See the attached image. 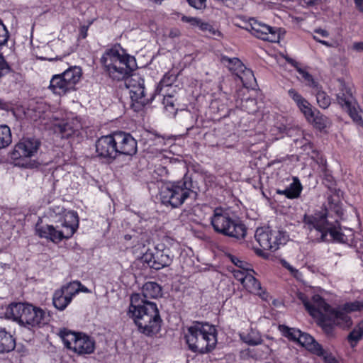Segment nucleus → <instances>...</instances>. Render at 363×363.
Wrapping results in <instances>:
<instances>
[{"label": "nucleus", "mask_w": 363, "mask_h": 363, "mask_svg": "<svg viewBox=\"0 0 363 363\" xmlns=\"http://www.w3.org/2000/svg\"><path fill=\"white\" fill-rule=\"evenodd\" d=\"M100 62L104 71L112 79L120 81L126 79L125 85L129 89L131 106L135 111H140L154 100L155 93L150 96H146L143 78L138 75L128 77L137 68L136 60L119 43L106 48Z\"/></svg>", "instance_id": "f257e3e1"}, {"label": "nucleus", "mask_w": 363, "mask_h": 363, "mask_svg": "<svg viewBox=\"0 0 363 363\" xmlns=\"http://www.w3.org/2000/svg\"><path fill=\"white\" fill-rule=\"evenodd\" d=\"M337 218H332L330 213L321 214L305 215L303 218L304 228L308 231V236L314 242H337L349 243L354 238L351 229H345L340 227L338 219L342 217L341 210H337Z\"/></svg>", "instance_id": "f03ea898"}, {"label": "nucleus", "mask_w": 363, "mask_h": 363, "mask_svg": "<svg viewBox=\"0 0 363 363\" xmlns=\"http://www.w3.org/2000/svg\"><path fill=\"white\" fill-rule=\"evenodd\" d=\"M296 296L309 314L320 320V325L328 335L333 334V331L330 330L333 325L350 327L352 324L350 316L342 308V306L333 308L318 294L313 295L309 299L304 293L298 291Z\"/></svg>", "instance_id": "7ed1b4c3"}, {"label": "nucleus", "mask_w": 363, "mask_h": 363, "mask_svg": "<svg viewBox=\"0 0 363 363\" xmlns=\"http://www.w3.org/2000/svg\"><path fill=\"white\" fill-rule=\"evenodd\" d=\"M48 216L51 219L60 223L61 229L57 225L43 224L39 219L35 225V234L40 238H45L54 243H59L63 240L72 237L79 227V216L74 211H67L62 206L50 207Z\"/></svg>", "instance_id": "20e7f679"}, {"label": "nucleus", "mask_w": 363, "mask_h": 363, "mask_svg": "<svg viewBox=\"0 0 363 363\" xmlns=\"http://www.w3.org/2000/svg\"><path fill=\"white\" fill-rule=\"evenodd\" d=\"M128 315L147 336H153L160 330L162 319L157 304L143 299L139 294L131 296Z\"/></svg>", "instance_id": "39448f33"}, {"label": "nucleus", "mask_w": 363, "mask_h": 363, "mask_svg": "<svg viewBox=\"0 0 363 363\" xmlns=\"http://www.w3.org/2000/svg\"><path fill=\"white\" fill-rule=\"evenodd\" d=\"M184 339L189 349L194 352L207 353L217 344V330L207 322L195 321L186 327Z\"/></svg>", "instance_id": "423d86ee"}, {"label": "nucleus", "mask_w": 363, "mask_h": 363, "mask_svg": "<svg viewBox=\"0 0 363 363\" xmlns=\"http://www.w3.org/2000/svg\"><path fill=\"white\" fill-rule=\"evenodd\" d=\"M6 315L28 328H40L45 323V312L29 303H11L6 308Z\"/></svg>", "instance_id": "0eeeda50"}, {"label": "nucleus", "mask_w": 363, "mask_h": 363, "mask_svg": "<svg viewBox=\"0 0 363 363\" xmlns=\"http://www.w3.org/2000/svg\"><path fill=\"white\" fill-rule=\"evenodd\" d=\"M210 222L214 231L219 234L236 240H242L246 236V226L240 220L233 218L223 208L213 210Z\"/></svg>", "instance_id": "6e6552de"}, {"label": "nucleus", "mask_w": 363, "mask_h": 363, "mask_svg": "<svg viewBox=\"0 0 363 363\" xmlns=\"http://www.w3.org/2000/svg\"><path fill=\"white\" fill-rule=\"evenodd\" d=\"M194 191L191 182L178 181L166 182L160 188V199L166 206L178 208L190 196Z\"/></svg>", "instance_id": "1a4fd4ad"}, {"label": "nucleus", "mask_w": 363, "mask_h": 363, "mask_svg": "<svg viewBox=\"0 0 363 363\" xmlns=\"http://www.w3.org/2000/svg\"><path fill=\"white\" fill-rule=\"evenodd\" d=\"M255 238L262 249L256 248L255 252L259 256L267 257L266 250L272 252L285 245L289 240V235L281 230H272L269 227L258 228L255 233Z\"/></svg>", "instance_id": "9d476101"}, {"label": "nucleus", "mask_w": 363, "mask_h": 363, "mask_svg": "<svg viewBox=\"0 0 363 363\" xmlns=\"http://www.w3.org/2000/svg\"><path fill=\"white\" fill-rule=\"evenodd\" d=\"M58 335L65 347L79 355L90 354L95 350V340L86 333L62 328Z\"/></svg>", "instance_id": "9b49d317"}, {"label": "nucleus", "mask_w": 363, "mask_h": 363, "mask_svg": "<svg viewBox=\"0 0 363 363\" xmlns=\"http://www.w3.org/2000/svg\"><path fill=\"white\" fill-rule=\"evenodd\" d=\"M82 76L79 67H71L61 74L53 75L49 89L57 95H65L75 89L76 84Z\"/></svg>", "instance_id": "f8f14e48"}, {"label": "nucleus", "mask_w": 363, "mask_h": 363, "mask_svg": "<svg viewBox=\"0 0 363 363\" xmlns=\"http://www.w3.org/2000/svg\"><path fill=\"white\" fill-rule=\"evenodd\" d=\"M143 259L150 267L160 269L169 266L173 260L169 248L163 244L157 245L153 250H147L143 255Z\"/></svg>", "instance_id": "ddd939ff"}, {"label": "nucleus", "mask_w": 363, "mask_h": 363, "mask_svg": "<svg viewBox=\"0 0 363 363\" xmlns=\"http://www.w3.org/2000/svg\"><path fill=\"white\" fill-rule=\"evenodd\" d=\"M50 123L54 133L58 134L62 138H69L74 135H78L82 128L80 118L74 116L62 119L53 116L51 118Z\"/></svg>", "instance_id": "4468645a"}, {"label": "nucleus", "mask_w": 363, "mask_h": 363, "mask_svg": "<svg viewBox=\"0 0 363 363\" xmlns=\"http://www.w3.org/2000/svg\"><path fill=\"white\" fill-rule=\"evenodd\" d=\"M95 147L96 157L103 162L109 164L118 157L113 132L98 138L95 143Z\"/></svg>", "instance_id": "2eb2a0df"}, {"label": "nucleus", "mask_w": 363, "mask_h": 363, "mask_svg": "<svg viewBox=\"0 0 363 363\" xmlns=\"http://www.w3.org/2000/svg\"><path fill=\"white\" fill-rule=\"evenodd\" d=\"M242 28L250 31L256 38L263 40L277 43L280 38L277 28L269 26L253 18H250L245 22V25Z\"/></svg>", "instance_id": "dca6fc26"}, {"label": "nucleus", "mask_w": 363, "mask_h": 363, "mask_svg": "<svg viewBox=\"0 0 363 363\" xmlns=\"http://www.w3.org/2000/svg\"><path fill=\"white\" fill-rule=\"evenodd\" d=\"M232 273L235 279L240 281L247 291L267 300V294L262 290L260 283L255 277V272L253 269H233Z\"/></svg>", "instance_id": "f3484780"}, {"label": "nucleus", "mask_w": 363, "mask_h": 363, "mask_svg": "<svg viewBox=\"0 0 363 363\" xmlns=\"http://www.w3.org/2000/svg\"><path fill=\"white\" fill-rule=\"evenodd\" d=\"M40 145V140L36 138H23L15 145L11 152V157L13 160L31 158L37 154Z\"/></svg>", "instance_id": "a211bd4d"}, {"label": "nucleus", "mask_w": 363, "mask_h": 363, "mask_svg": "<svg viewBox=\"0 0 363 363\" xmlns=\"http://www.w3.org/2000/svg\"><path fill=\"white\" fill-rule=\"evenodd\" d=\"M118 157L121 155L133 156L136 154L138 144L130 133L124 131L113 132Z\"/></svg>", "instance_id": "6ab92c4d"}, {"label": "nucleus", "mask_w": 363, "mask_h": 363, "mask_svg": "<svg viewBox=\"0 0 363 363\" xmlns=\"http://www.w3.org/2000/svg\"><path fill=\"white\" fill-rule=\"evenodd\" d=\"M9 31L3 23L2 21L0 20V47L4 45L9 39ZM10 67L4 60V57L0 55V79L8 74L10 72ZM10 104L0 99V109L9 110L10 108Z\"/></svg>", "instance_id": "aec40b11"}, {"label": "nucleus", "mask_w": 363, "mask_h": 363, "mask_svg": "<svg viewBox=\"0 0 363 363\" xmlns=\"http://www.w3.org/2000/svg\"><path fill=\"white\" fill-rule=\"evenodd\" d=\"M339 89L336 94L337 101L345 109L355 104L351 88L342 79H338Z\"/></svg>", "instance_id": "412c9836"}, {"label": "nucleus", "mask_w": 363, "mask_h": 363, "mask_svg": "<svg viewBox=\"0 0 363 363\" xmlns=\"http://www.w3.org/2000/svg\"><path fill=\"white\" fill-rule=\"evenodd\" d=\"M297 342L317 356L324 355L325 350L311 335L308 333L301 332V335Z\"/></svg>", "instance_id": "4be33fe9"}, {"label": "nucleus", "mask_w": 363, "mask_h": 363, "mask_svg": "<svg viewBox=\"0 0 363 363\" xmlns=\"http://www.w3.org/2000/svg\"><path fill=\"white\" fill-rule=\"evenodd\" d=\"M285 60L296 69L307 86L313 89L318 88V84L314 80L313 76L307 71L306 67H303L300 62L289 57H286Z\"/></svg>", "instance_id": "5701e85b"}, {"label": "nucleus", "mask_w": 363, "mask_h": 363, "mask_svg": "<svg viewBox=\"0 0 363 363\" xmlns=\"http://www.w3.org/2000/svg\"><path fill=\"white\" fill-rule=\"evenodd\" d=\"M140 296L145 300L157 298L162 296V287L155 281H148L143 285Z\"/></svg>", "instance_id": "b1692460"}, {"label": "nucleus", "mask_w": 363, "mask_h": 363, "mask_svg": "<svg viewBox=\"0 0 363 363\" xmlns=\"http://www.w3.org/2000/svg\"><path fill=\"white\" fill-rule=\"evenodd\" d=\"M16 341L13 337L4 329L0 330V353L9 352L14 350Z\"/></svg>", "instance_id": "393cba45"}, {"label": "nucleus", "mask_w": 363, "mask_h": 363, "mask_svg": "<svg viewBox=\"0 0 363 363\" xmlns=\"http://www.w3.org/2000/svg\"><path fill=\"white\" fill-rule=\"evenodd\" d=\"M220 62L235 76L245 67V65L241 60L237 57L230 58L228 56L223 55L220 57Z\"/></svg>", "instance_id": "a878e982"}, {"label": "nucleus", "mask_w": 363, "mask_h": 363, "mask_svg": "<svg viewBox=\"0 0 363 363\" xmlns=\"http://www.w3.org/2000/svg\"><path fill=\"white\" fill-rule=\"evenodd\" d=\"M71 300L60 289L55 290L52 296V303L59 311H64L71 303Z\"/></svg>", "instance_id": "bb28decb"}, {"label": "nucleus", "mask_w": 363, "mask_h": 363, "mask_svg": "<svg viewBox=\"0 0 363 363\" xmlns=\"http://www.w3.org/2000/svg\"><path fill=\"white\" fill-rule=\"evenodd\" d=\"M248 333L240 334V338L249 345H258L262 343L261 335L257 330L250 328Z\"/></svg>", "instance_id": "cd10ccee"}, {"label": "nucleus", "mask_w": 363, "mask_h": 363, "mask_svg": "<svg viewBox=\"0 0 363 363\" xmlns=\"http://www.w3.org/2000/svg\"><path fill=\"white\" fill-rule=\"evenodd\" d=\"M236 76L240 79L243 86L245 87L252 86L253 83L255 82V77L254 76L253 72L250 69L247 68L245 66L238 72Z\"/></svg>", "instance_id": "c85d7f7f"}, {"label": "nucleus", "mask_w": 363, "mask_h": 363, "mask_svg": "<svg viewBox=\"0 0 363 363\" xmlns=\"http://www.w3.org/2000/svg\"><path fill=\"white\" fill-rule=\"evenodd\" d=\"M308 121H312L316 128L320 130H323L330 124V119L325 116L317 114L315 115L314 111L312 110V117L311 118H306Z\"/></svg>", "instance_id": "c756f323"}, {"label": "nucleus", "mask_w": 363, "mask_h": 363, "mask_svg": "<svg viewBox=\"0 0 363 363\" xmlns=\"http://www.w3.org/2000/svg\"><path fill=\"white\" fill-rule=\"evenodd\" d=\"M363 337V320L350 333L347 339L352 347H354Z\"/></svg>", "instance_id": "7c9ffc66"}, {"label": "nucleus", "mask_w": 363, "mask_h": 363, "mask_svg": "<svg viewBox=\"0 0 363 363\" xmlns=\"http://www.w3.org/2000/svg\"><path fill=\"white\" fill-rule=\"evenodd\" d=\"M80 286H82V284L78 281H75L62 286L60 289L72 301L73 297L80 292Z\"/></svg>", "instance_id": "2f4dec72"}, {"label": "nucleus", "mask_w": 363, "mask_h": 363, "mask_svg": "<svg viewBox=\"0 0 363 363\" xmlns=\"http://www.w3.org/2000/svg\"><path fill=\"white\" fill-rule=\"evenodd\" d=\"M12 141L10 128L6 125H0V149L9 146Z\"/></svg>", "instance_id": "473e14b6"}, {"label": "nucleus", "mask_w": 363, "mask_h": 363, "mask_svg": "<svg viewBox=\"0 0 363 363\" xmlns=\"http://www.w3.org/2000/svg\"><path fill=\"white\" fill-rule=\"evenodd\" d=\"M287 188L289 189L288 193H289V199L298 198L303 189L302 185L297 177L293 178V182L289 184V186H287Z\"/></svg>", "instance_id": "72a5a7b5"}, {"label": "nucleus", "mask_w": 363, "mask_h": 363, "mask_svg": "<svg viewBox=\"0 0 363 363\" xmlns=\"http://www.w3.org/2000/svg\"><path fill=\"white\" fill-rule=\"evenodd\" d=\"M345 110L349 113L353 121L363 129V119L362 113L359 111V107L357 106V103L352 104L348 108H345Z\"/></svg>", "instance_id": "f704fd0d"}, {"label": "nucleus", "mask_w": 363, "mask_h": 363, "mask_svg": "<svg viewBox=\"0 0 363 363\" xmlns=\"http://www.w3.org/2000/svg\"><path fill=\"white\" fill-rule=\"evenodd\" d=\"M279 329L284 336L292 341L298 342L301 332L300 330L294 328H289L286 325H280Z\"/></svg>", "instance_id": "c9c22d12"}, {"label": "nucleus", "mask_w": 363, "mask_h": 363, "mask_svg": "<svg viewBox=\"0 0 363 363\" xmlns=\"http://www.w3.org/2000/svg\"><path fill=\"white\" fill-rule=\"evenodd\" d=\"M316 91V100L319 106L322 108H327L330 103V98L327 94L319 89V87L314 89Z\"/></svg>", "instance_id": "e433bc0d"}, {"label": "nucleus", "mask_w": 363, "mask_h": 363, "mask_svg": "<svg viewBox=\"0 0 363 363\" xmlns=\"http://www.w3.org/2000/svg\"><path fill=\"white\" fill-rule=\"evenodd\" d=\"M295 104L306 118H311L312 117L311 106L305 98L302 97L299 101L295 102Z\"/></svg>", "instance_id": "4c0bfd02"}, {"label": "nucleus", "mask_w": 363, "mask_h": 363, "mask_svg": "<svg viewBox=\"0 0 363 363\" xmlns=\"http://www.w3.org/2000/svg\"><path fill=\"white\" fill-rule=\"evenodd\" d=\"M175 80V75L169 73L165 74L155 91V94H159L164 87L171 86Z\"/></svg>", "instance_id": "58836bf2"}, {"label": "nucleus", "mask_w": 363, "mask_h": 363, "mask_svg": "<svg viewBox=\"0 0 363 363\" xmlns=\"http://www.w3.org/2000/svg\"><path fill=\"white\" fill-rule=\"evenodd\" d=\"M342 308L346 311L348 314L352 312L361 311L363 310V299L352 302H346L342 305Z\"/></svg>", "instance_id": "ea45409f"}, {"label": "nucleus", "mask_w": 363, "mask_h": 363, "mask_svg": "<svg viewBox=\"0 0 363 363\" xmlns=\"http://www.w3.org/2000/svg\"><path fill=\"white\" fill-rule=\"evenodd\" d=\"M282 266L288 269L290 273L298 280H301L303 278L302 273L299 272L298 269L294 268L291 266L289 262L285 260L281 262Z\"/></svg>", "instance_id": "a19ab883"}, {"label": "nucleus", "mask_w": 363, "mask_h": 363, "mask_svg": "<svg viewBox=\"0 0 363 363\" xmlns=\"http://www.w3.org/2000/svg\"><path fill=\"white\" fill-rule=\"evenodd\" d=\"M189 5L196 10H203L206 8L207 0H186Z\"/></svg>", "instance_id": "79ce46f5"}, {"label": "nucleus", "mask_w": 363, "mask_h": 363, "mask_svg": "<svg viewBox=\"0 0 363 363\" xmlns=\"http://www.w3.org/2000/svg\"><path fill=\"white\" fill-rule=\"evenodd\" d=\"M231 262L235 264V266L237 267L235 269H249L250 267H248V264L245 262L244 261L240 259L238 257H236L233 255L229 256Z\"/></svg>", "instance_id": "37998d69"}, {"label": "nucleus", "mask_w": 363, "mask_h": 363, "mask_svg": "<svg viewBox=\"0 0 363 363\" xmlns=\"http://www.w3.org/2000/svg\"><path fill=\"white\" fill-rule=\"evenodd\" d=\"M163 104H164L166 110H167L170 112L173 111L175 109L174 99L170 95L164 96Z\"/></svg>", "instance_id": "c03bdc74"}, {"label": "nucleus", "mask_w": 363, "mask_h": 363, "mask_svg": "<svg viewBox=\"0 0 363 363\" xmlns=\"http://www.w3.org/2000/svg\"><path fill=\"white\" fill-rule=\"evenodd\" d=\"M200 20H201L200 18H196V17H191V16H184L182 18V21L183 22L189 23L191 26L196 27V28L198 27Z\"/></svg>", "instance_id": "a18cd8bd"}, {"label": "nucleus", "mask_w": 363, "mask_h": 363, "mask_svg": "<svg viewBox=\"0 0 363 363\" xmlns=\"http://www.w3.org/2000/svg\"><path fill=\"white\" fill-rule=\"evenodd\" d=\"M93 23V21L89 22L87 25H83L79 28V38L85 39L87 37L88 30L90 26Z\"/></svg>", "instance_id": "49530a36"}, {"label": "nucleus", "mask_w": 363, "mask_h": 363, "mask_svg": "<svg viewBox=\"0 0 363 363\" xmlns=\"http://www.w3.org/2000/svg\"><path fill=\"white\" fill-rule=\"evenodd\" d=\"M206 35L209 38H216L220 37L221 33L218 29L215 28L212 25L210 24V28L207 30Z\"/></svg>", "instance_id": "de8ad7c7"}, {"label": "nucleus", "mask_w": 363, "mask_h": 363, "mask_svg": "<svg viewBox=\"0 0 363 363\" xmlns=\"http://www.w3.org/2000/svg\"><path fill=\"white\" fill-rule=\"evenodd\" d=\"M289 96L295 102L299 101L303 96L294 89L288 90Z\"/></svg>", "instance_id": "09e8293b"}, {"label": "nucleus", "mask_w": 363, "mask_h": 363, "mask_svg": "<svg viewBox=\"0 0 363 363\" xmlns=\"http://www.w3.org/2000/svg\"><path fill=\"white\" fill-rule=\"evenodd\" d=\"M201 31L203 32L205 34L207 33V30L210 28V23L207 22L202 21L201 19L197 27Z\"/></svg>", "instance_id": "8fccbe9b"}, {"label": "nucleus", "mask_w": 363, "mask_h": 363, "mask_svg": "<svg viewBox=\"0 0 363 363\" xmlns=\"http://www.w3.org/2000/svg\"><path fill=\"white\" fill-rule=\"evenodd\" d=\"M321 357L324 358L326 363H338L337 360L332 355L329 354L326 351H325L324 355H322Z\"/></svg>", "instance_id": "3c124183"}, {"label": "nucleus", "mask_w": 363, "mask_h": 363, "mask_svg": "<svg viewBox=\"0 0 363 363\" xmlns=\"http://www.w3.org/2000/svg\"><path fill=\"white\" fill-rule=\"evenodd\" d=\"M356 9L363 13V0H353Z\"/></svg>", "instance_id": "603ef678"}, {"label": "nucleus", "mask_w": 363, "mask_h": 363, "mask_svg": "<svg viewBox=\"0 0 363 363\" xmlns=\"http://www.w3.org/2000/svg\"><path fill=\"white\" fill-rule=\"evenodd\" d=\"M315 33L319 34L322 37L327 38L329 36V33L324 29L317 28L314 30Z\"/></svg>", "instance_id": "864d4df0"}, {"label": "nucleus", "mask_w": 363, "mask_h": 363, "mask_svg": "<svg viewBox=\"0 0 363 363\" xmlns=\"http://www.w3.org/2000/svg\"><path fill=\"white\" fill-rule=\"evenodd\" d=\"M313 39H314L315 41H317V42L320 43V44H322V45H325V46H326V47H328V48H330V47H332V44H331V43H328V41L320 40V39H319V38H318L317 36H315V35H314V36H313Z\"/></svg>", "instance_id": "5fc2aeb1"}, {"label": "nucleus", "mask_w": 363, "mask_h": 363, "mask_svg": "<svg viewBox=\"0 0 363 363\" xmlns=\"http://www.w3.org/2000/svg\"><path fill=\"white\" fill-rule=\"evenodd\" d=\"M353 49L357 51H363V42H357L353 44Z\"/></svg>", "instance_id": "6e6d98bb"}, {"label": "nucleus", "mask_w": 363, "mask_h": 363, "mask_svg": "<svg viewBox=\"0 0 363 363\" xmlns=\"http://www.w3.org/2000/svg\"><path fill=\"white\" fill-rule=\"evenodd\" d=\"M289 189L286 187V189L281 190V189H277V194L279 195H284L287 199H289Z\"/></svg>", "instance_id": "4d7b16f0"}, {"label": "nucleus", "mask_w": 363, "mask_h": 363, "mask_svg": "<svg viewBox=\"0 0 363 363\" xmlns=\"http://www.w3.org/2000/svg\"><path fill=\"white\" fill-rule=\"evenodd\" d=\"M243 103H245L246 104H250L252 106H255L256 100L254 99H247Z\"/></svg>", "instance_id": "13d9d810"}, {"label": "nucleus", "mask_w": 363, "mask_h": 363, "mask_svg": "<svg viewBox=\"0 0 363 363\" xmlns=\"http://www.w3.org/2000/svg\"><path fill=\"white\" fill-rule=\"evenodd\" d=\"M304 3L308 6L314 5L318 0H303Z\"/></svg>", "instance_id": "bf43d9fd"}, {"label": "nucleus", "mask_w": 363, "mask_h": 363, "mask_svg": "<svg viewBox=\"0 0 363 363\" xmlns=\"http://www.w3.org/2000/svg\"><path fill=\"white\" fill-rule=\"evenodd\" d=\"M320 164L323 166H325L326 164H327V162H326V160L323 158V157H320Z\"/></svg>", "instance_id": "052dcab7"}, {"label": "nucleus", "mask_w": 363, "mask_h": 363, "mask_svg": "<svg viewBox=\"0 0 363 363\" xmlns=\"http://www.w3.org/2000/svg\"><path fill=\"white\" fill-rule=\"evenodd\" d=\"M80 291L82 292H88L87 288H86L82 284V286H80Z\"/></svg>", "instance_id": "680f3d73"}, {"label": "nucleus", "mask_w": 363, "mask_h": 363, "mask_svg": "<svg viewBox=\"0 0 363 363\" xmlns=\"http://www.w3.org/2000/svg\"><path fill=\"white\" fill-rule=\"evenodd\" d=\"M152 1L155 2V3H157V4H161V2L163 1V0H151Z\"/></svg>", "instance_id": "e2e57ef3"}, {"label": "nucleus", "mask_w": 363, "mask_h": 363, "mask_svg": "<svg viewBox=\"0 0 363 363\" xmlns=\"http://www.w3.org/2000/svg\"><path fill=\"white\" fill-rule=\"evenodd\" d=\"M255 110L254 109H252V110H247L248 112H253Z\"/></svg>", "instance_id": "0e129e2a"}, {"label": "nucleus", "mask_w": 363, "mask_h": 363, "mask_svg": "<svg viewBox=\"0 0 363 363\" xmlns=\"http://www.w3.org/2000/svg\"><path fill=\"white\" fill-rule=\"evenodd\" d=\"M242 107H243V108H245V107H246V108H247V105H245L244 104H242Z\"/></svg>", "instance_id": "69168bd1"}, {"label": "nucleus", "mask_w": 363, "mask_h": 363, "mask_svg": "<svg viewBox=\"0 0 363 363\" xmlns=\"http://www.w3.org/2000/svg\"><path fill=\"white\" fill-rule=\"evenodd\" d=\"M164 151V150H160V154H162V152Z\"/></svg>", "instance_id": "338daca9"}]
</instances>
